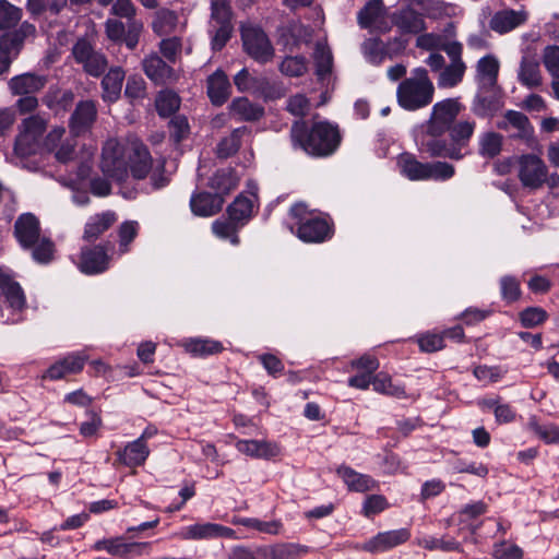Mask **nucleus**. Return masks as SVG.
Here are the masks:
<instances>
[{
    "label": "nucleus",
    "mask_w": 559,
    "mask_h": 559,
    "mask_svg": "<svg viewBox=\"0 0 559 559\" xmlns=\"http://www.w3.org/2000/svg\"><path fill=\"white\" fill-rule=\"evenodd\" d=\"M463 105L447 98L432 106L429 119L418 139V148L430 157L461 160L469 154V142L475 132L474 120L456 121Z\"/></svg>",
    "instance_id": "f257e3e1"
},
{
    "label": "nucleus",
    "mask_w": 559,
    "mask_h": 559,
    "mask_svg": "<svg viewBox=\"0 0 559 559\" xmlns=\"http://www.w3.org/2000/svg\"><path fill=\"white\" fill-rule=\"evenodd\" d=\"M100 169L117 181L126 180L129 173L135 180H143L150 176L154 190L169 183V177L165 174V162H158L153 167V158L147 146L139 140L126 144L116 139L107 140L103 146Z\"/></svg>",
    "instance_id": "f03ea898"
},
{
    "label": "nucleus",
    "mask_w": 559,
    "mask_h": 559,
    "mask_svg": "<svg viewBox=\"0 0 559 559\" xmlns=\"http://www.w3.org/2000/svg\"><path fill=\"white\" fill-rule=\"evenodd\" d=\"M290 140L294 147L307 154L324 157L333 154L341 143L337 126L328 121L314 122L310 128L302 120L295 121L290 128Z\"/></svg>",
    "instance_id": "7ed1b4c3"
},
{
    "label": "nucleus",
    "mask_w": 559,
    "mask_h": 559,
    "mask_svg": "<svg viewBox=\"0 0 559 559\" xmlns=\"http://www.w3.org/2000/svg\"><path fill=\"white\" fill-rule=\"evenodd\" d=\"M433 95L435 86L425 68L414 69L412 76L404 79L396 90L399 105L409 111L428 106Z\"/></svg>",
    "instance_id": "20e7f679"
},
{
    "label": "nucleus",
    "mask_w": 559,
    "mask_h": 559,
    "mask_svg": "<svg viewBox=\"0 0 559 559\" xmlns=\"http://www.w3.org/2000/svg\"><path fill=\"white\" fill-rule=\"evenodd\" d=\"M289 214L295 219L296 235L301 241L320 243L332 238L334 225L328 216L308 210L302 203L293 205Z\"/></svg>",
    "instance_id": "39448f33"
},
{
    "label": "nucleus",
    "mask_w": 559,
    "mask_h": 559,
    "mask_svg": "<svg viewBox=\"0 0 559 559\" xmlns=\"http://www.w3.org/2000/svg\"><path fill=\"white\" fill-rule=\"evenodd\" d=\"M518 177L524 188L540 189L545 183L550 188L559 185V176L548 174L545 162L535 154H523L518 158Z\"/></svg>",
    "instance_id": "423d86ee"
},
{
    "label": "nucleus",
    "mask_w": 559,
    "mask_h": 559,
    "mask_svg": "<svg viewBox=\"0 0 559 559\" xmlns=\"http://www.w3.org/2000/svg\"><path fill=\"white\" fill-rule=\"evenodd\" d=\"M48 120L41 115H31L25 118L19 128L14 151L19 156L25 157L41 152L44 133Z\"/></svg>",
    "instance_id": "0eeeda50"
},
{
    "label": "nucleus",
    "mask_w": 559,
    "mask_h": 559,
    "mask_svg": "<svg viewBox=\"0 0 559 559\" xmlns=\"http://www.w3.org/2000/svg\"><path fill=\"white\" fill-rule=\"evenodd\" d=\"M240 35L245 52L259 63H267L275 56V49L266 33L258 25L243 23Z\"/></svg>",
    "instance_id": "6e6552de"
},
{
    "label": "nucleus",
    "mask_w": 559,
    "mask_h": 559,
    "mask_svg": "<svg viewBox=\"0 0 559 559\" xmlns=\"http://www.w3.org/2000/svg\"><path fill=\"white\" fill-rule=\"evenodd\" d=\"M406 47L407 40L402 37H393L383 41L380 37L373 36L361 43L360 51L368 63L379 67L386 59L393 60L401 56Z\"/></svg>",
    "instance_id": "1a4fd4ad"
},
{
    "label": "nucleus",
    "mask_w": 559,
    "mask_h": 559,
    "mask_svg": "<svg viewBox=\"0 0 559 559\" xmlns=\"http://www.w3.org/2000/svg\"><path fill=\"white\" fill-rule=\"evenodd\" d=\"M451 62L439 73L438 86L443 88L454 87L462 82L466 71V64L462 60L463 46L459 41H449L442 46Z\"/></svg>",
    "instance_id": "9d476101"
},
{
    "label": "nucleus",
    "mask_w": 559,
    "mask_h": 559,
    "mask_svg": "<svg viewBox=\"0 0 559 559\" xmlns=\"http://www.w3.org/2000/svg\"><path fill=\"white\" fill-rule=\"evenodd\" d=\"M66 129L56 126L45 135L43 140L41 152H51L60 163H68L75 156V147L78 145L73 135L67 136Z\"/></svg>",
    "instance_id": "9b49d317"
},
{
    "label": "nucleus",
    "mask_w": 559,
    "mask_h": 559,
    "mask_svg": "<svg viewBox=\"0 0 559 559\" xmlns=\"http://www.w3.org/2000/svg\"><path fill=\"white\" fill-rule=\"evenodd\" d=\"M72 55L76 63L81 64L87 74L95 78L100 76L108 66L106 56L95 50L85 38H80L74 44Z\"/></svg>",
    "instance_id": "f8f14e48"
},
{
    "label": "nucleus",
    "mask_w": 559,
    "mask_h": 559,
    "mask_svg": "<svg viewBox=\"0 0 559 559\" xmlns=\"http://www.w3.org/2000/svg\"><path fill=\"white\" fill-rule=\"evenodd\" d=\"M234 84L241 93L250 92L264 99H274L281 96L278 88L265 75H252L247 68H242L235 76Z\"/></svg>",
    "instance_id": "ddd939ff"
},
{
    "label": "nucleus",
    "mask_w": 559,
    "mask_h": 559,
    "mask_svg": "<svg viewBox=\"0 0 559 559\" xmlns=\"http://www.w3.org/2000/svg\"><path fill=\"white\" fill-rule=\"evenodd\" d=\"M411 538V531L406 527L380 532L358 546V549L376 555L386 552Z\"/></svg>",
    "instance_id": "4468645a"
},
{
    "label": "nucleus",
    "mask_w": 559,
    "mask_h": 559,
    "mask_svg": "<svg viewBox=\"0 0 559 559\" xmlns=\"http://www.w3.org/2000/svg\"><path fill=\"white\" fill-rule=\"evenodd\" d=\"M175 536L181 540H202L214 538H236L235 531L217 523H195L182 527Z\"/></svg>",
    "instance_id": "2eb2a0df"
},
{
    "label": "nucleus",
    "mask_w": 559,
    "mask_h": 559,
    "mask_svg": "<svg viewBox=\"0 0 559 559\" xmlns=\"http://www.w3.org/2000/svg\"><path fill=\"white\" fill-rule=\"evenodd\" d=\"M357 23L360 28L379 33L391 29L382 0H369L357 13Z\"/></svg>",
    "instance_id": "dca6fc26"
},
{
    "label": "nucleus",
    "mask_w": 559,
    "mask_h": 559,
    "mask_svg": "<svg viewBox=\"0 0 559 559\" xmlns=\"http://www.w3.org/2000/svg\"><path fill=\"white\" fill-rule=\"evenodd\" d=\"M87 358L83 352L70 353L52 364L43 374V379L57 381L70 374H78L83 370Z\"/></svg>",
    "instance_id": "f3484780"
},
{
    "label": "nucleus",
    "mask_w": 559,
    "mask_h": 559,
    "mask_svg": "<svg viewBox=\"0 0 559 559\" xmlns=\"http://www.w3.org/2000/svg\"><path fill=\"white\" fill-rule=\"evenodd\" d=\"M142 68L146 76L155 84H171L178 80L174 68L169 66L157 52H151L142 60Z\"/></svg>",
    "instance_id": "a211bd4d"
},
{
    "label": "nucleus",
    "mask_w": 559,
    "mask_h": 559,
    "mask_svg": "<svg viewBox=\"0 0 559 559\" xmlns=\"http://www.w3.org/2000/svg\"><path fill=\"white\" fill-rule=\"evenodd\" d=\"M97 116V109L92 100L80 102L69 121L71 134L76 138L90 131Z\"/></svg>",
    "instance_id": "6ab92c4d"
},
{
    "label": "nucleus",
    "mask_w": 559,
    "mask_h": 559,
    "mask_svg": "<svg viewBox=\"0 0 559 559\" xmlns=\"http://www.w3.org/2000/svg\"><path fill=\"white\" fill-rule=\"evenodd\" d=\"M525 10L503 9L497 11L489 21V27L498 34H507L527 21Z\"/></svg>",
    "instance_id": "aec40b11"
},
{
    "label": "nucleus",
    "mask_w": 559,
    "mask_h": 559,
    "mask_svg": "<svg viewBox=\"0 0 559 559\" xmlns=\"http://www.w3.org/2000/svg\"><path fill=\"white\" fill-rule=\"evenodd\" d=\"M14 235L23 248L33 247L40 237L37 217L31 213L22 214L14 224Z\"/></svg>",
    "instance_id": "412c9836"
},
{
    "label": "nucleus",
    "mask_w": 559,
    "mask_h": 559,
    "mask_svg": "<svg viewBox=\"0 0 559 559\" xmlns=\"http://www.w3.org/2000/svg\"><path fill=\"white\" fill-rule=\"evenodd\" d=\"M504 122L499 124L501 129L509 130V127L515 130L511 135L531 144L534 141V127L526 115L521 111L508 110L504 114Z\"/></svg>",
    "instance_id": "4be33fe9"
},
{
    "label": "nucleus",
    "mask_w": 559,
    "mask_h": 559,
    "mask_svg": "<svg viewBox=\"0 0 559 559\" xmlns=\"http://www.w3.org/2000/svg\"><path fill=\"white\" fill-rule=\"evenodd\" d=\"M109 257L102 246L84 248L81 252L80 270L85 274H97L107 270Z\"/></svg>",
    "instance_id": "5701e85b"
},
{
    "label": "nucleus",
    "mask_w": 559,
    "mask_h": 559,
    "mask_svg": "<svg viewBox=\"0 0 559 559\" xmlns=\"http://www.w3.org/2000/svg\"><path fill=\"white\" fill-rule=\"evenodd\" d=\"M224 204V198L219 193L199 192L190 199V207L198 216H213L218 213Z\"/></svg>",
    "instance_id": "b1692460"
},
{
    "label": "nucleus",
    "mask_w": 559,
    "mask_h": 559,
    "mask_svg": "<svg viewBox=\"0 0 559 559\" xmlns=\"http://www.w3.org/2000/svg\"><path fill=\"white\" fill-rule=\"evenodd\" d=\"M0 290L5 301L13 310H22L26 305V298L21 285L12 275L0 266Z\"/></svg>",
    "instance_id": "393cba45"
},
{
    "label": "nucleus",
    "mask_w": 559,
    "mask_h": 559,
    "mask_svg": "<svg viewBox=\"0 0 559 559\" xmlns=\"http://www.w3.org/2000/svg\"><path fill=\"white\" fill-rule=\"evenodd\" d=\"M148 454L146 432H143L140 438L128 443L122 451L117 453L119 461L128 467H136L144 464Z\"/></svg>",
    "instance_id": "a878e982"
},
{
    "label": "nucleus",
    "mask_w": 559,
    "mask_h": 559,
    "mask_svg": "<svg viewBox=\"0 0 559 559\" xmlns=\"http://www.w3.org/2000/svg\"><path fill=\"white\" fill-rule=\"evenodd\" d=\"M391 21L403 34H418L425 29L423 16L411 7L393 12Z\"/></svg>",
    "instance_id": "bb28decb"
},
{
    "label": "nucleus",
    "mask_w": 559,
    "mask_h": 559,
    "mask_svg": "<svg viewBox=\"0 0 559 559\" xmlns=\"http://www.w3.org/2000/svg\"><path fill=\"white\" fill-rule=\"evenodd\" d=\"M229 116L236 121H257L264 115V108L247 97H237L228 106Z\"/></svg>",
    "instance_id": "cd10ccee"
},
{
    "label": "nucleus",
    "mask_w": 559,
    "mask_h": 559,
    "mask_svg": "<svg viewBox=\"0 0 559 559\" xmlns=\"http://www.w3.org/2000/svg\"><path fill=\"white\" fill-rule=\"evenodd\" d=\"M117 222V214L114 211H105L92 215L84 227L83 239L94 241L107 231Z\"/></svg>",
    "instance_id": "c85d7f7f"
},
{
    "label": "nucleus",
    "mask_w": 559,
    "mask_h": 559,
    "mask_svg": "<svg viewBox=\"0 0 559 559\" xmlns=\"http://www.w3.org/2000/svg\"><path fill=\"white\" fill-rule=\"evenodd\" d=\"M231 86L224 71L216 70L207 78V95L211 103L222 106L230 96Z\"/></svg>",
    "instance_id": "c756f323"
},
{
    "label": "nucleus",
    "mask_w": 559,
    "mask_h": 559,
    "mask_svg": "<svg viewBox=\"0 0 559 559\" xmlns=\"http://www.w3.org/2000/svg\"><path fill=\"white\" fill-rule=\"evenodd\" d=\"M46 84V78L35 73H23L13 76L8 85L14 95H28L39 92Z\"/></svg>",
    "instance_id": "7c9ffc66"
},
{
    "label": "nucleus",
    "mask_w": 559,
    "mask_h": 559,
    "mask_svg": "<svg viewBox=\"0 0 559 559\" xmlns=\"http://www.w3.org/2000/svg\"><path fill=\"white\" fill-rule=\"evenodd\" d=\"M126 72L121 67H112L102 80L103 99L108 103L116 102L121 94Z\"/></svg>",
    "instance_id": "2f4dec72"
},
{
    "label": "nucleus",
    "mask_w": 559,
    "mask_h": 559,
    "mask_svg": "<svg viewBox=\"0 0 559 559\" xmlns=\"http://www.w3.org/2000/svg\"><path fill=\"white\" fill-rule=\"evenodd\" d=\"M400 173L412 181L427 180L428 163L419 162L415 155L403 153L397 157Z\"/></svg>",
    "instance_id": "473e14b6"
},
{
    "label": "nucleus",
    "mask_w": 559,
    "mask_h": 559,
    "mask_svg": "<svg viewBox=\"0 0 559 559\" xmlns=\"http://www.w3.org/2000/svg\"><path fill=\"white\" fill-rule=\"evenodd\" d=\"M236 449L254 459H271L278 454L276 444L265 440H238Z\"/></svg>",
    "instance_id": "72a5a7b5"
},
{
    "label": "nucleus",
    "mask_w": 559,
    "mask_h": 559,
    "mask_svg": "<svg viewBox=\"0 0 559 559\" xmlns=\"http://www.w3.org/2000/svg\"><path fill=\"white\" fill-rule=\"evenodd\" d=\"M519 82L528 87L534 88L542 84V74L538 59L532 55H524L520 62L518 72Z\"/></svg>",
    "instance_id": "f704fd0d"
},
{
    "label": "nucleus",
    "mask_w": 559,
    "mask_h": 559,
    "mask_svg": "<svg viewBox=\"0 0 559 559\" xmlns=\"http://www.w3.org/2000/svg\"><path fill=\"white\" fill-rule=\"evenodd\" d=\"M336 473L353 491L365 492L377 486V481L369 475L360 474L348 466H340Z\"/></svg>",
    "instance_id": "c9c22d12"
},
{
    "label": "nucleus",
    "mask_w": 559,
    "mask_h": 559,
    "mask_svg": "<svg viewBox=\"0 0 559 559\" xmlns=\"http://www.w3.org/2000/svg\"><path fill=\"white\" fill-rule=\"evenodd\" d=\"M312 57L318 80L321 82L329 80L333 70V53L330 47L325 43L318 41Z\"/></svg>",
    "instance_id": "e433bc0d"
},
{
    "label": "nucleus",
    "mask_w": 559,
    "mask_h": 559,
    "mask_svg": "<svg viewBox=\"0 0 559 559\" xmlns=\"http://www.w3.org/2000/svg\"><path fill=\"white\" fill-rule=\"evenodd\" d=\"M499 72V61L496 57L488 55L480 58L476 66V79L483 86H493Z\"/></svg>",
    "instance_id": "4c0bfd02"
},
{
    "label": "nucleus",
    "mask_w": 559,
    "mask_h": 559,
    "mask_svg": "<svg viewBox=\"0 0 559 559\" xmlns=\"http://www.w3.org/2000/svg\"><path fill=\"white\" fill-rule=\"evenodd\" d=\"M209 186L224 198L238 186V177L231 168L218 169L210 178Z\"/></svg>",
    "instance_id": "58836bf2"
},
{
    "label": "nucleus",
    "mask_w": 559,
    "mask_h": 559,
    "mask_svg": "<svg viewBox=\"0 0 559 559\" xmlns=\"http://www.w3.org/2000/svg\"><path fill=\"white\" fill-rule=\"evenodd\" d=\"M178 25V14L169 9H159L152 21V29L158 36L174 33Z\"/></svg>",
    "instance_id": "ea45409f"
},
{
    "label": "nucleus",
    "mask_w": 559,
    "mask_h": 559,
    "mask_svg": "<svg viewBox=\"0 0 559 559\" xmlns=\"http://www.w3.org/2000/svg\"><path fill=\"white\" fill-rule=\"evenodd\" d=\"M231 523L269 535H278L283 527L282 522L278 520L261 521L255 518L243 516H234Z\"/></svg>",
    "instance_id": "a19ab883"
},
{
    "label": "nucleus",
    "mask_w": 559,
    "mask_h": 559,
    "mask_svg": "<svg viewBox=\"0 0 559 559\" xmlns=\"http://www.w3.org/2000/svg\"><path fill=\"white\" fill-rule=\"evenodd\" d=\"M135 547L148 548L150 543L143 542L126 544L122 542V538H108L98 540L94 545V549L106 550L108 554L112 556H127Z\"/></svg>",
    "instance_id": "79ce46f5"
},
{
    "label": "nucleus",
    "mask_w": 559,
    "mask_h": 559,
    "mask_svg": "<svg viewBox=\"0 0 559 559\" xmlns=\"http://www.w3.org/2000/svg\"><path fill=\"white\" fill-rule=\"evenodd\" d=\"M373 390L380 394L389 395L395 399L406 397L403 385L394 383L386 372H379L372 378Z\"/></svg>",
    "instance_id": "37998d69"
},
{
    "label": "nucleus",
    "mask_w": 559,
    "mask_h": 559,
    "mask_svg": "<svg viewBox=\"0 0 559 559\" xmlns=\"http://www.w3.org/2000/svg\"><path fill=\"white\" fill-rule=\"evenodd\" d=\"M253 207L252 198L240 194L227 207L228 217L231 221H236L238 224L241 223L240 225L242 226L243 223L251 217Z\"/></svg>",
    "instance_id": "c03bdc74"
},
{
    "label": "nucleus",
    "mask_w": 559,
    "mask_h": 559,
    "mask_svg": "<svg viewBox=\"0 0 559 559\" xmlns=\"http://www.w3.org/2000/svg\"><path fill=\"white\" fill-rule=\"evenodd\" d=\"M185 348L193 356L215 355L223 350L221 342L211 338H190L185 343Z\"/></svg>",
    "instance_id": "a18cd8bd"
},
{
    "label": "nucleus",
    "mask_w": 559,
    "mask_h": 559,
    "mask_svg": "<svg viewBox=\"0 0 559 559\" xmlns=\"http://www.w3.org/2000/svg\"><path fill=\"white\" fill-rule=\"evenodd\" d=\"M246 132V127L236 128L228 136L222 139L216 147L217 156L221 158H227L236 154L241 145L242 135Z\"/></svg>",
    "instance_id": "49530a36"
},
{
    "label": "nucleus",
    "mask_w": 559,
    "mask_h": 559,
    "mask_svg": "<svg viewBox=\"0 0 559 559\" xmlns=\"http://www.w3.org/2000/svg\"><path fill=\"white\" fill-rule=\"evenodd\" d=\"M500 295L502 300L508 304H514L521 299L522 290L520 281L512 275H504L499 281Z\"/></svg>",
    "instance_id": "de8ad7c7"
},
{
    "label": "nucleus",
    "mask_w": 559,
    "mask_h": 559,
    "mask_svg": "<svg viewBox=\"0 0 559 559\" xmlns=\"http://www.w3.org/2000/svg\"><path fill=\"white\" fill-rule=\"evenodd\" d=\"M282 74L290 78H299L308 71V60L304 56H288L278 67Z\"/></svg>",
    "instance_id": "09e8293b"
},
{
    "label": "nucleus",
    "mask_w": 559,
    "mask_h": 559,
    "mask_svg": "<svg viewBox=\"0 0 559 559\" xmlns=\"http://www.w3.org/2000/svg\"><path fill=\"white\" fill-rule=\"evenodd\" d=\"M502 135L497 132H486L479 139V154L486 158H493L502 148Z\"/></svg>",
    "instance_id": "8fccbe9b"
},
{
    "label": "nucleus",
    "mask_w": 559,
    "mask_h": 559,
    "mask_svg": "<svg viewBox=\"0 0 559 559\" xmlns=\"http://www.w3.org/2000/svg\"><path fill=\"white\" fill-rule=\"evenodd\" d=\"M419 547L427 550H441V551H460L461 544L454 538H437L433 536H425L417 540Z\"/></svg>",
    "instance_id": "3c124183"
},
{
    "label": "nucleus",
    "mask_w": 559,
    "mask_h": 559,
    "mask_svg": "<svg viewBox=\"0 0 559 559\" xmlns=\"http://www.w3.org/2000/svg\"><path fill=\"white\" fill-rule=\"evenodd\" d=\"M155 105L159 116L168 117L179 109L180 98L173 91H162L156 97Z\"/></svg>",
    "instance_id": "603ef678"
},
{
    "label": "nucleus",
    "mask_w": 559,
    "mask_h": 559,
    "mask_svg": "<svg viewBox=\"0 0 559 559\" xmlns=\"http://www.w3.org/2000/svg\"><path fill=\"white\" fill-rule=\"evenodd\" d=\"M548 318V312L542 307H527L519 313L520 323L525 329L539 326L545 323Z\"/></svg>",
    "instance_id": "864d4df0"
},
{
    "label": "nucleus",
    "mask_w": 559,
    "mask_h": 559,
    "mask_svg": "<svg viewBox=\"0 0 559 559\" xmlns=\"http://www.w3.org/2000/svg\"><path fill=\"white\" fill-rule=\"evenodd\" d=\"M231 7L229 0H211V20L209 25L231 23Z\"/></svg>",
    "instance_id": "5fc2aeb1"
},
{
    "label": "nucleus",
    "mask_w": 559,
    "mask_h": 559,
    "mask_svg": "<svg viewBox=\"0 0 559 559\" xmlns=\"http://www.w3.org/2000/svg\"><path fill=\"white\" fill-rule=\"evenodd\" d=\"M241 225H239L236 221L228 219L222 221L217 219L212 224L213 233L222 238L228 239L233 245L239 243V237L237 235L238 229Z\"/></svg>",
    "instance_id": "6e6d98bb"
},
{
    "label": "nucleus",
    "mask_w": 559,
    "mask_h": 559,
    "mask_svg": "<svg viewBox=\"0 0 559 559\" xmlns=\"http://www.w3.org/2000/svg\"><path fill=\"white\" fill-rule=\"evenodd\" d=\"M233 24L209 25L211 46L214 51L222 50L231 37Z\"/></svg>",
    "instance_id": "4d7b16f0"
},
{
    "label": "nucleus",
    "mask_w": 559,
    "mask_h": 559,
    "mask_svg": "<svg viewBox=\"0 0 559 559\" xmlns=\"http://www.w3.org/2000/svg\"><path fill=\"white\" fill-rule=\"evenodd\" d=\"M22 17L20 8L7 0H0V31L15 26Z\"/></svg>",
    "instance_id": "13d9d810"
},
{
    "label": "nucleus",
    "mask_w": 559,
    "mask_h": 559,
    "mask_svg": "<svg viewBox=\"0 0 559 559\" xmlns=\"http://www.w3.org/2000/svg\"><path fill=\"white\" fill-rule=\"evenodd\" d=\"M528 426L546 443H559V426L540 425L535 418L530 419Z\"/></svg>",
    "instance_id": "bf43d9fd"
},
{
    "label": "nucleus",
    "mask_w": 559,
    "mask_h": 559,
    "mask_svg": "<svg viewBox=\"0 0 559 559\" xmlns=\"http://www.w3.org/2000/svg\"><path fill=\"white\" fill-rule=\"evenodd\" d=\"M136 12L138 9L132 0H115L110 8V13L120 19H126L127 24L140 22L136 20Z\"/></svg>",
    "instance_id": "052dcab7"
},
{
    "label": "nucleus",
    "mask_w": 559,
    "mask_h": 559,
    "mask_svg": "<svg viewBox=\"0 0 559 559\" xmlns=\"http://www.w3.org/2000/svg\"><path fill=\"white\" fill-rule=\"evenodd\" d=\"M139 223L135 221L123 222L119 227V251L126 253L129 251V245L138 236Z\"/></svg>",
    "instance_id": "680f3d73"
},
{
    "label": "nucleus",
    "mask_w": 559,
    "mask_h": 559,
    "mask_svg": "<svg viewBox=\"0 0 559 559\" xmlns=\"http://www.w3.org/2000/svg\"><path fill=\"white\" fill-rule=\"evenodd\" d=\"M158 47L163 57H165L167 61L174 63L181 53L182 41L181 38L177 36L168 37L162 39Z\"/></svg>",
    "instance_id": "e2e57ef3"
},
{
    "label": "nucleus",
    "mask_w": 559,
    "mask_h": 559,
    "mask_svg": "<svg viewBox=\"0 0 559 559\" xmlns=\"http://www.w3.org/2000/svg\"><path fill=\"white\" fill-rule=\"evenodd\" d=\"M427 171V180H448L454 176L455 168L447 162H435L428 163Z\"/></svg>",
    "instance_id": "0e129e2a"
},
{
    "label": "nucleus",
    "mask_w": 559,
    "mask_h": 559,
    "mask_svg": "<svg viewBox=\"0 0 559 559\" xmlns=\"http://www.w3.org/2000/svg\"><path fill=\"white\" fill-rule=\"evenodd\" d=\"M32 248V255L35 261L38 263H48L51 261L53 254L52 241L39 237L38 241Z\"/></svg>",
    "instance_id": "69168bd1"
},
{
    "label": "nucleus",
    "mask_w": 559,
    "mask_h": 559,
    "mask_svg": "<svg viewBox=\"0 0 559 559\" xmlns=\"http://www.w3.org/2000/svg\"><path fill=\"white\" fill-rule=\"evenodd\" d=\"M389 507L388 500L381 495L368 496L362 506V512L367 518L384 511Z\"/></svg>",
    "instance_id": "338daca9"
},
{
    "label": "nucleus",
    "mask_w": 559,
    "mask_h": 559,
    "mask_svg": "<svg viewBox=\"0 0 559 559\" xmlns=\"http://www.w3.org/2000/svg\"><path fill=\"white\" fill-rule=\"evenodd\" d=\"M492 556L495 559H521L523 551L516 545L502 542L495 545Z\"/></svg>",
    "instance_id": "774afa93"
}]
</instances>
